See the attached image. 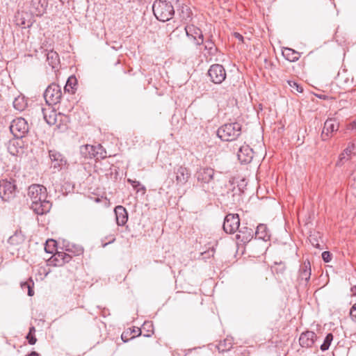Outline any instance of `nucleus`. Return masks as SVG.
<instances>
[{
    "label": "nucleus",
    "mask_w": 356,
    "mask_h": 356,
    "mask_svg": "<svg viewBox=\"0 0 356 356\" xmlns=\"http://www.w3.org/2000/svg\"><path fill=\"white\" fill-rule=\"evenodd\" d=\"M155 17L160 22H168L172 19L175 10L172 3L168 0H155L152 5Z\"/></svg>",
    "instance_id": "f257e3e1"
},
{
    "label": "nucleus",
    "mask_w": 356,
    "mask_h": 356,
    "mask_svg": "<svg viewBox=\"0 0 356 356\" xmlns=\"http://www.w3.org/2000/svg\"><path fill=\"white\" fill-rule=\"evenodd\" d=\"M241 134V125L238 122L227 123L220 127L217 136L222 141H233Z\"/></svg>",
    "instance_id": "f03ea898"
},
{
    "label": "nucleus",
    "mask_w": 356,
    "mask_h": 356,
    "mask_svg": "<svg viewBox=\"0 0 356 356\" xmlns=\"http://www.w3.org/2000/svg\"><path fill=\"white\" fill-rule=\"evenodd\" d=\"M20 3L29 9L31 15L35 16H42L48 5L47 0H20Z\"/></svg>",
    "instance_id": "7ed1b4c3"
},
{
    "label": "nucleus",
    "mask_w": 356,
    "mask_h": 356,
    "mask_svg": "<svg viewBox=\"0 0 356 356\" xmlns=\"http://www.w3.org/2000/svg\"><path fill=\"white\" fill-rule=\"evenodd\" d=\"M61 97V88L56 83L50 84L44 92V98L48 105H54L60 102Z\"/></svg>",
    "instance_id": "20e7f679"
},
{
    "label": "nucleus",
    "mask_w": 356,
    "mask_h": 356,
    "mask_svg": "<svg viewBox=\"0 0 356 356\" xmlns=\"http://www.w3.org/2000/svg\"><path fill=\"white\" fill-rule=\"evenodd\" d=\"M10 130L15 138H22L29 131V124L25 119L17 118L12 121Z\"/></svg>",
    "instance_id": "39448f33"
},
{
    "label": "nucleus",
    "mask_w": 356,
    "mask_h": 356,
    "mask_svg": "<svg viewBox=\"0 0 356 356\" xmlns=\"http://www.w3.org/2000/svg\"><path fill=\"white\" fill-rule=\"evenodd\" d=\"M16 194V185L13 181L3 179L0 181V197L5 201L13 199Z\"/></svg>",
    "instance_id": "423d86ee"
},
{
    "label": "nucleus",
    "mask_w": 356,
    "mask_h": 356,
    "mask_svg": "<svg viewBox=\"0 0 356 356\" xmlns=\"http://www.w3.org/2000/svg\"><path fill=\"white\" fill-rule=\"evenodd\" d=\"M210 80L215 84H220L226 79V72L224 67L220 64L211 65L208 70Z\"/></svg>",
    "instance_id": "0eeeda50"
},
{
    "label": "nucleus",
    "mask_w": 356,
    "mask_h": 356,
    "mask_svg": "<svg viewBox=\"0 0 356 356\" xmlns=\"http://www.w3.org/2000/svg\"><path fill=\"white\" fill-rule=\"evenodd\" d=\"M240 227V219L238 214L229 213L224 220L223 230L227 234H234Z\"/></svg>",
    "instance_id": "6e6552de"
},
{
    "label": "nucleus",
    "mask_w": 356,
    "mask_h": 356,
    "mask_svg": "<svg viewBox=\"0 0 356 356\" xmlns=\"http://www.w3.org/2000/svg\"><path fill=\"white\" fill-rule=\"evenodd\" d=\"M52 204L47 200V195H44V197H38L35 203H31V208L38 215H43L48 213Z\"/></svg>",
    "instance_id": "1a4fd4ad"
},
{
    "label": "nucleus",
    "mask_w": 356,
    "mask_h": 356,
    "mask_svg": "<svg viewBox=\"0 0 356 356\" xmlns=\"http://www.w3.org/2000/svg\"><path fill=\"white\" fill-rule=\"evenodd\" d=\"M220 172H216L214 169L209 167L200 168L196 173L198 181L209 184L215 179V176Z\"/></svg>",
    "instance_id": "9d476101"
},
{
    "label": "nucleus",
    "mask_w": 356,
    "mask_h": 356,
    "mask_svg": "<svg viewBox=\"0 0 356 356\" xmlns=\"http://www.w3.org/2000/svg\"><path fill=\"white\" fill-rule=\"evenodd\" d=\"M339 123L336 119L329 118L325 123L321 133V138L323 140H327L334 132L338 131Z\"/></svg>",
    "instance_id": "9b49d317"
},
{
    "label": "nucleus",
    "mask_w": 356,
    "mask_h": 356,
    "mask_svg": "<svg viewBox=\"0 0 356 356\" xmlns=\"http://www.w3.org/2000/svg\"><path fill=\"white\" fill-rule=\"evenodd\" d=\"M186 35L193 39L196 45H201L204 42V36L202 31L194 25H187L185 27Z\"/></svg>",
    "instance_id": "f8f14e48"
},
{
    "label": "nucleus",
    "mask_w": 356,
    "mask_h": 356,
    "mask_svg": "<svg viewBox=\"0 0 356 356\" xmlns=\"http://www.w3.org/2000/svg\"><path fill=\"white\" fill-rule=\"evenodd\" d=\"M49 156L51 161V168L60 170L67 165V160L58 152L56 150H49Z\"/></svg>",
    "instance_id": "ddd939ff"
},
{
    "label": "nucleus",
    "mask_w": 356,
    "mask_h": 356,
    "mask_svg": "<svg viewBox=\"0 0 356 356\" xmlns=\"http://www.w3.org/2000/svg\"><path fill=\"white\" fill-rule=\"evenodd\" d=\"M47 188L40 184H33L28 188V195L31 200V203H35L38 197H44L47 195Z\"/></svg>",
    "instance_id": "4468645a"
},
{
    "label": "nucleus",
    "mask_w": 356,
    "mask_h": 356,
    "mask_svg": "<svg viewBox=\"0 0 356 356\" xmlns=\"http://www.w3.org/2000/svg\"><path fill=\"white\" fill-rule=\"evenodd\" d=\"M72 257L69 253L57 251L49 259V262L50 265L54 266H62L65 264L68 263L71 260Z\"/></svg>",
    "instance_id": "2eb2a0df"
},
{
    "label": "nucleus",
    "mask_w": 356,
    "mask_h": 356,
    "mask_svg": "<svg viewBox=\"0 0 356 356\" xmlns=\"http://www.w3.org/2000/svg\"><path fill=\"white\" fill-rule=\"evenodd\" d=\"M253 150L249 145H243L238 151V159L242 164L249 163L253 158Z\"/></svg>",
    "instance_id": "dca6fc26"
},
{
    "label": "nucleus",
    "mask_w": 356,
    "mask_h": 356,
    "mask_svg": "<svg viewBox=\"0 0 356 356\" xmlns=\"http://www.w3.org/2000/svg\"><path fill=\"white\" fill-rule=\"evenodd\" d=\"M337 85L344 89L347 90L352 86L353 83V77L347 73L346 70L339 72L336 77Z\"/></svg>",
    "instance_id": "f3484780"
},
{
    "label": "nucleus",
    "mask_w": 356,
    "mask_h": 356,
    "mask_svg": "<svg viewBox=\"0 0 356 356\" xmlns=\"http://www.w3.org/2000/svg\"><path fill=\"white\" fill-rule=\"evenodd\" d=\"M174 172L176 175L177 184L179 186H184L191 177L190 170L182 165L175 168Z\"/></svg>",
    "instance_id": "a211bd4d"
},
{
    "label": "nucleus",
    "mask_w": 356,
    "mask_h": 356,
    "mask_svg": "<svg viewBox=\"0 0 356 356\" xmlns=\"http://www.w3.org/2000/svg\"><path fill=\"white\" fill-rule=\"evenodd\" d=\"M316 339L317 336L316 333L313 331L307 330L300 334L299 343L303 348H310L313 346Z\"/></svg>",
    "instance_id": "6ab92c4d"
},
{
    "label": "nucleus",
    "mask_w": 356,
    "mask_h": 356,
    "mask_svg": "<svg viewBox=\"0 0 356 356\" xmlns=\"http://www.w3.org/2000/svg\"><path fill=\"white\" fill-rule=\"evenodd\" d=\"M22 138H15L10 140L7 145V149L8 152L13 156H17L23 152V141Z\"/></svg>",
    "instance_id": "aec40b11"
},
{
    "label": "nucleus",
    "mask_w": 356,
    "mask_h": 356,
    "mask_svg": "<svg viewBox=\"0 0 356 356\" xmlns=\"http://www.w3.org/2000/svg\"><path fill=\"white\" fill-rule=\"evenodd\" d=\"M33 15L28 13H18L16 17L17 25L21 26L22 29L29 28L33 23Z\"/></svg>",
    "instance_id": "412c9836"
},
{
    "label": "nucleus",
    "mask_w": 356,
    "mask_h": 356,
    "mask_svg": "<svg viewBox=\"0 0 356 356\" xmlns=\"http://www.w3.org/2000/svg\"><path fill=\"white\" fill-rule=\"evenodd\" d=\"M238 234H236V238L241 243H245L250 241L254 236L252 229L248 227H238Z\"/></svg>",
    "instance_id": "4be33fe9"
},
{
    "label": "nucleus",
    "mask_w": 356,
    "mask_h": 356,
    "mask_svg": "<svg viewBox=\"0 0 356 356\" xmlns=\"http://www.w3.org/2000/svg\"><path fill=\"white\" fill-rule=\"evenodd\" d=\"M114 212L118 225H124L128 220V213L126 209L124 207L119 205L115 208Z\"/></svg>",
    "instance_id": "5701e85b"
},
{
    "label": "nucleus",
    "mask_w": 356,
    "mask_h": 356,
    "mask_svg": "<svg viewBox=\"0 0 356 356\" xmlns=\"http://www.w3.org/2000/svg\"><path fill=\"white\" fill-rule=\"evenodd\" d=\"M311 277V264L309 260H305L300 266L299 270V279L304 280L307 284Z\"/></svg>",
    "instance_id": "b1692460"
},
{
    "label": "nucleus",
    "mask_w": 356,
    "mask_h": 356,
    "mask_svg": "<svg viewBox=\"0 0 356 356\" xmlns=\"http://www.w3.org/2000/svg\"><path fill=\"white\" fill-rule=\"evenodd\" d=\"M254 236L256 238L261 239L264 241L270 240V237L269 230L268 229L267 226L264 224H259L257 227Z\"/></svg>",
    "instance_id": "393cba45"
},
{
    "label": "nucleus",
    "mask_w": 356,
    "mask_h": 356,
    "mask_svg": "<svg viewBox=\"0 0 356 356\" xmlns=\"http://www.w3.org/2000/svg\"><path fill=\"white\" fill-rule=\"evenodd\" d=\"M177 12L181 21L187 23L191 20L193 13L188 6L182 4L177 9Z\"/></svg>",
    "instance_id": "a878e982"
},
{
    "label": "nucleus",
    "mask_w": 356,
    "mask_h": 356,
    "mask_svg": "<svg viewBox=\"0 0 356 356\" xmlns=\"http://www.w3.org/2000/svg\"><path fill=\"white\" fill-rule=\"evenodd\" d=\"M46 56L48 65L51 67L52 70L56 69L60 63L58 53L54 50H50L47 52Z\"/></svg>",
    "instance_id": "bb28decb"
},
{
    "label": "nucleus",
    "mask_w": 356,
    "mask_h": 356,
    "mask_svg": "<svg viewBox=\"0 0 356 356\" xmlns=\"http://www.w3.org/2000/svg\"><path fill=\"white\" fill-rule=\"evenodd\" d=\"M228 90L225 87H218L213 89L211 97L216 101H221L228 97Z\"/></svg>",
    "instance_id": "cd10ccee"
},
{
    "label": "nucleus",
    "mask_w": 356,
    "mask_h": 356,
    "mask_svg": "<svg viewBox=\"0 0 356 356\" xmlns=\"http://www.w3.org/2000/svg\"><path fill=\"white\" fill-rule=\"evenodd\" d=\"M80 153L85 159L95 158V145H86L80 147Z\"/></svg>",
    "instance_id": "c85d7f7f"
},
{
    "label": "nucleus",
    "mask_w": 356,
    "mask_h": 356,
    "mask_svg": "<svg viewBox=\"0 0 356 356\" xmlns=\"http://www.w3.org/2000/svg\"><path fill=\"white\" fill-rule=\"evenodd\" d=\"M25 240L24 235L21 231H16L13 235L9 237L8 242L12 245H18L24 243Z\"/></svg>",
    "instance_id": "c756f323"
},
{
    "label": "nucleus",
    "mask_w": 356,
    "mask_h": 356,
    "mask_svg": "<svg viewBox=\"0 0 356 356\" xmlns=\"http://www.w3.org/2000/svg\"><path fill=\"white\" fill-rule=\"evenodd\" d=\"M283 56L285 57L286 60L290 62H296L300 58V54L291 49V48H284L282 51Z\"/></svg>",
    "instance_id": "7c9ffc66"
},
{
    "label": "nucleus",
    "mask_w": 356,
    "mask_h": 356,
    "mask_svg": "<svg viewBox=\"0 0 356 356\" xmlns=\"http://www.w3.org/2000/svg\"><path fill=\"white\" fill-rule=\"evenodd\" d=\"M14 108L19 111H24L27 106V102L24 97L18 96L13 101Z\"/></svg>",
    "instance_id": "2f4dec72"
},
{
    "label": "nucleus",
    "mask_w": 356,
    "mask_h": 356,
    "mask_svg": "<svg viewBox=\"0 0 356 356\" xmlns=\"http://www.w3.org/2000/svg\"><path fill=\"white\" fill-rule=\"evenodd\" d=\"M232 347V339L227 338L216 346L217 349L220 353H223L229 350Z\"/></svg>",
    "instance_id": "473e14b6"
},
{
    "label": "nucleus",
    "mask_w": 356,
    "mask_h": 356,
    "mask_svg": "<svg viewBox=\"0 0 356 356\" xmlns=\"http://www.w3.org/2000/svg\"><path fill=\"white\" fill-rule=\"evenodd\" d=\"M65 250L74 256L80 255L83 252V248L81 246L70 243L65 246Z\"/></svg>",
    "instance_id": "72a5a7b5"
},
{
    "label": "nucleus",
    "mask_w": 356,
    "mask_h": 356,
    "mask_svg": "<svg viewBox=\"0 0 356 356\" xmlns=\"http://www.w3.org/2000/svg\"><path fill=\"white\" fill-rule=\"evenodd\" d=\"M44 119L46 122L49 125H54L56 122V113L54 111H50L49 114L47 115V111L42 109Z\"/></svg>",
    "instance_id": "f704fd0d"
},
{
    "label": "nucleus",
    "mask_w": 356,
    "mask_h": 356,
    "mask_svg": "<svg viewBox=\"0 0 356 356\" xmlns=\"http://www.w3.org/2000/svg\"><path fill=\"white\" fill-rule=\"evenodd\" d=\"M332 341L333 334L332 333H328L325 337L323 343L320 346L321 350L322 351L328 350Z\"/></svg>",
    "instance_id": "c9c22d12"
},
{
    "label": "nucleus",
    "mask_w": 356,
    "mask_h": 356,
    "mask_svg": "<svg viewBox=\"0 0 356 356\" xmlns=\"http://www.w3.org/2000/svg\"><path fill=\"white\" fill-rule=\"evenodd\" d=\"M95 147L96 159H104L106 157V152L100 144L95 145Z\"/></svg>",
    "instance_id": "e433bc0d"
},
{
    "label": "nucleus",
    "mask_w": 356,
    "mask_h": 356,
    "mask_svg": "<svg viewBox=\"0 0 356 356\" xmlns=\"http://www.w3.org/2000/svg\"><path fill=\"white\" fill-rule=\"evenodd\" d=\"M289 86H290L291 91L293 92H302L303 88L301 85L298 84L297 82L294 81H287Z\"/></svg>",
    "instance_id": "4c0bfd02"
},
{
    "label": "nucleus",
    "mask_w": 356,
    "mask_h": 356,
    "mask_svg": "<svg viewBox=\"0 0 356 356\" xmlns=\"http://www.w3.org/2000/svg\"><path fill=\"white\" fill-rule=\"evenodd\" d=\"M204 49L208 51L209 54H214L216 51L214 43L211 40H207L205 42Z\"/></svg>",
    "instance_id": "58836bf2"
},
{
    "label": "nucleus",
    "mask_w": 356,
    "mask_h": 356,
    "mask_svg": "<svg viewBox=\"0 0 356 356\" xmlns=\"http://www.w3.org/2000/svg\"><path fill=\"white\" fill-rule=\"evenodd\" d=\"M56 241L51 239L47 240L45 244L44 250L48 253H53L54 250V247L56 246Z\"/></svg>",
    "instance_id": "ea45409f"
},
{
    "label": "nucleus",
    "mask_w": 356,
    "mask_h": 356,
    "mask_svg": "<svg viewBox=\"0 0 356 356\" xmlns=\"http://www.w3.org/2000/svg\"><path fill=\"white\" fill-rule=\"evenodd\" d=\"M76 83V79L75 77H70L67 79L66 86H65V90L69 91L70 90L69 88H70L71 89H73L74 86H75Z\"/></svg>",
    "instance_id": "a19ab883"
},
{
    "label": "nucleus",
    "mask_w": 356,
    "mask_h": 356,
    "mask_svg": "<svg viewBox=\"0 0 356 356\" xmlns=\"http://www.w3.org/2000/svg\"><path fill=\"white\" fill-rule=\"evenodd\" d=\"M22 288L24 289L25 288L28 289V296H33L34 295V291L31 283L24 282L21 284Z\"/></svg>",
    "instance_id": "79ce46f5"
},
{
    "label": "nucleus",
    "mask_w": 356,
    "mask_h": 356,
    "mask_svg": "<svg viewBox=\"0 0 356 356\" xmlns=\"http://www.w3.org/2000/svg\"><path fill=\"white\" fill-rule=\"evenodd\" d=\"M322 259L323 260L326 262V263H328L331 261L332 259V254L328 252V251H324L323 253H322Z\"/></svg>",
    "instance_id": "37998d69"
},
{
    "label": "nucleus",
    "mask_w": 356,
    "mask_h": 356,
    "mask_svg": "<svg viewBox=\"0 0 356 356\" xmlns=\"http://www.w3.org/2000/svg\"><path fill=\"white\" fill-rule=\"evenodd\" d=\"M128 181L130 182L132 185V186L139 191L140 189L145 190V187L143 186H141L140 183L138 181H132L131 179H128Z\"/></svg>",
    "instance_id": "c03bdc74"
},
{
    "label": "nucleus",
    "mask_w": 356,
    "mask_h": 356,
    "mask_svg": "<svg viewBox=\"0 0 356 356\" xmlns=\"http://www.w3.org/2000/svg\"><path fill=\"white\" fill-rule=\"evenodd\" d=\"M350 316L353 321H356V303L351 307Z\"/></svg>",
    "instance_id": "a18cd8bd"
},
{
    "label": "nucleus",
    "mask_w": 356,
    "mask_h": 356,
    "mask_svg": "<svg viewBox=\"0 0 356 356\" xmlns=\"http://www.w3.org/2000/svg\"><path fill=\"white\" fill-rule=\"evenodd\" d=\"M26 339H28L29 341V343L31 344V345H33L36 343L37 341V339L36 337H35L34 334H32V335H27L26 336Z\"/></svg>",
    "instance_id": "49530a36"
},
{
    "label": "nucleus",
    "mask_w": 356,
    "mask_h": 356,
    "mask_svg": "<svg viewBox=\"0 0 356 356\" xmlns=\"http://www.w3.org/2000/svg\"><path fill=\"white\" fill-rule=\"evenodd\" d=\"M348 129L356 131V119L349 124Z\"/></svg>",
    "instance_id": "de8ad7c7"
},
{
    "label": "nucleus",
    "mask_w": 356,
    "mask_h": 356,
    "mask_svg": "<svg viewBox=\"0 0 356 356\" xmlns=\"http://www.w3.org/2000/svg\"><path fill=\"white\" fill-rule=\"evenodd\" d=\"M234 36L236 39H238L239 41H241V42H243V35H242L241 34H240L239 33L235 32V33H234Z\"/></svg>",
    "instance_id": "09e8293b"
},
{
    "label": "nucleus",
    "mask_w": 356,
    "mask_h": 356,
    "mask_svg": "<svg viewBox=\"0 0 356 356\" xmlns=\"http://www.w3.org/2000/svg\"><path fill=\"white\" fill-rule=\"evenodd\" d=\"M115 241V238L113 236H110V240L108 243H105L102 244V247L105 248L108 244L113 243Z\"/></svg>",
    "instance_id": "8fccbe9b"
},
{
    "label": "nucleus",
    "mask_w": 356,
    "mask_h": 356,
    "mask_svg": "<svg viewBox=\"0 0 356 356\" xmlns=\"http://www.w3.org/2000/svg\"><path fill=\"white\" fill-rule=\"evenodd\" d=\"M132 332H134V333L136 334V335H134V336H133V337H132V338H134V337H137V336L140 335V334H141V330H140V329H138V330H135L134 329V330H132Z\"/></svg>",
    "instance_id": "3c124183"
},
{
    "label": "nucleus",
    "mask_w": 356,
    "mask_h": 356,
    "mask_svg": "<svg viewBox=\"0 0 356 356\" xmlns=\"http://www.w3.org/2000/svg\"><path fill=\"white\" fill-rule=\"evenodd\" d=\"M343 160H348V158L346 157V154L343 152L339 156V162H342Z\"/></svg>",
    "instance_id": "603ef678"
},
{
    "label": "nucleus",
    "mask_w": 356,
    "mask_h": 356,
    "mask_svg": "<svg viewBox=\"0 0 356 356\" xmlns=\"http://www.w3.org/2000/svg\"><path fill=\"white\" fill-rule=\"evenodd\" d=\"M35 328L33 326H32V327H31L29 328V333H28V334H27V335H32V334H35Z\"/></svg>",
    "instance_id": "864d4df0"
},
{
    "label": "nucleus",
    "mask_w": 356,
    "mask_h": 356,
    "mask_svg": "<svg viewBox=\"0 0 356 356\" xmlns=\"http://www.w3.org/2000/svg\"><path fill=\"white\" fill-rule=\"evenodd\" d=\"M26 356H40V355L35 351H32L31 353L28 354Z\"/></svg>",
    "instance_id": "5fc2aeb1"
},
{
    "label": "nucleus",
    "mask_w": 356,
    "mask_h": 356,
    "mask_svg": "<svg viewBox=\"0 0 356 356\" xmlns=\"http://www.w3.org/2000/svg\"><path fill=\"white\" fill-rule=\"evenodd\" d=\"M353 179L356 182V170L351 175Z\"/></svg>",
    "instance_id": "6e6d98bb"
},
{
    "label": "nucleus",
    "mask_w": 356,
    "mask_h": 356,
    "mask_svg": "<svg viewBox=\"0 0 356 356\" xmlns=\"http://www.w3.org/2000/svg\"><path fill=\"white\" fill-rule=\"evenodd\" d=\"M343 153H344L346 155L348 156V155L350 154V149H346L343 151Z\"/></svg>",
    "instance_id": "4d7b16f0"
},
{
    "label": "nucleus",
    "mask_w": 356,
    "mask_h": 356,
    "mask_svg": "<svg viewBox=\"0 0 356 356\" xmlns=\"http://www.w3.org/2000/svg\"><path fill=\"white\" fill-rule=\"evenodd\" d=\"M121 337H122V339L124 342H126V341H128V339H126V337H124V333H122V334Z\"/></svg>",
    "instance_id": "13d9d810"
},
{
    "label": "nucleus",
    "mask_w": 356,
    "mask_h": 356,
    "mask_svg": "<svg viewBox=\"0 0 356 356\" xmlns=\"http://www.w3.org/2000/svg\"><path fill=\"white\" fill-rule=\"evenodd\" d=\"M121 337H122V339L124 342H126V341H128V339H126V337H124V333H122V334Z\"/></svg>",
    "instance_id": "bf43d9fd"
},
{
    "label": "nucleus",
    "mask_w": 356,
    "mask_h": 356,
    "mask_svg": "<svg viewBox=\"0 0 356 356\" xmlns=\"http://www.w3.org/2000/svg\"><path fill=\"white\" fill-rule=\"evenodd\" d=\"M63 4H64L65 2H68L70 0H59Z\"/></svg>",
    "instance_id": "052dcab7"
},
{
    "label": "nucleus",
    "mask_w": 356,
    "mask_h": 356,
    "mask_svg": "<svg viewBox=\"0 0 356 356\" xmlns=\"http://www.w3.org/2000/svg\"><path fill=\"white\" fill-rule=\"evenodd\" d=\"M352 291L356 294V286H355L354 288H352Z\"/></svg>",
    "instance_id": "680f3d73"
},
{
    "label": "nucleus",
    "mask_w": 356,
    "mask_h": 356,
    "mask_svg": "<svg viewBox=\"0 0 356 356\" xmlns=\"http://www.w3.org/2000/svg\"><path fill=\"white\" fill-rule=\"evenodd\" d=\"M312 245H315V246H316V247H318V248L319 247V244H318V243H316V244L315 245L314 243H312Z\"/></svg>",
    "instance_id": "e2e57ef3"
},
{
    "label": "nucleus",
    "mask_w": 356,
    "mask_h": 356,
    "mask_svg": "<svg viewBox=\"0 0 356 356\" xmlns=\"http://www.w3.org/2000/svg\"><path fill=\"white\" fill-rule=\"evenodd\" d=\"M355 91H356V90H350V92H355Z\"/></svg>",
    "instance_id": "0e129e2a"
}]
</instances>
